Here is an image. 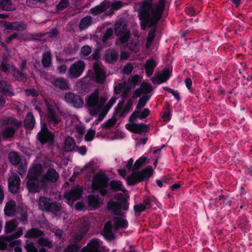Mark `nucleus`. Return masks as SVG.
<instances>
[{
    "instance_id": "f257e3e1",
    "label": "nucleus",
    "mask_w": 252,
    "mask_h": 252,
    "mask_svg": "<svg viewBox=\"0 0 252 252\" xmlns=\"http://www.w3.org/2000/svg\"><path fill=\"white\" fill-rule=\"evenodd\" d=\"M166 0H159L153 5L152 0H144L141 2L139 18L148 27L157 26L165 9Z\"/></svg>"
},
{
    "instance_id": "f03ea898",
    "label": "nucleus",
    "mask_w": 252,
    "mask_h": 252,
    "mask_svg": "<svg viewBox=\"0 0 252 252\" xmlns=\"http://www.w3.org/2000/svg\"><path fill=\"white\" fill-rule=\"evenodd\" d=\"M117 98L112 97L106 103L107 98L104 95L99 96V90L96 89L86 99V105L89 110H109L116 103Z\"/></svg>"
},
{
    "instance_id": "7ed1b4c3",
    "label": "nucleus",
    "mask_w": 252,
    "mask_h": 252,
    "mask_svg": "<svg viewBox=\"0 0 252 252\" xmlns=\"http://www.w3.org/2000/svg\"><path fill=\"white\" fill-rule=\"evenodd\" d=\"M150 114V111H133L129 118V122L131 124L128 126L126 125V128L130 131L135 134H142L147 133L149 131V127L147 125L141 123L136 124L134 122L139 119L142 120L147 118Z\"/></svg>"
},
{
    "instance_id": "20e7f679",
    "label": "nucleus",
    "mask_w": 252,
    "mask_h": 252,
    "mask_svg": "<svg viewBox=\"0 0 252 252\" xmlns=\"http://www.w3.org/2000/svg\"><path fill=\"white\" fill-rule=\"evenodd\" d=\"M109 186V178L106 175L102 173H98L94 177L92 187L94 190L98 191L100 194L105 197L108 193L107 189Z\"/></svg>"
},
{
    "instance_id": "39448f33",
    "label": "nucleus",
    "mask_w": 252,
    "mask_h": 252,
    "mask_svg": "<svg viewBox=\"0 0 252 252\" xmlns=\"http://www.w3.org/2000/svg\"><path fill=\"white\" fill-rule=\"evenodd\" d=\"M153 172V168L151 166H148L141 171H133L131 175L127 178V184L129 185H135L145 179L149 178L152 175Z\"/></svg>"
},
{
    "instance_id": "423d86ee",
    "label": "nucleus",
    "mask_w": 252,
    "mask_h": 252,
    "mask_svg": "<svg viewBox=\"0 0 252 252\" xmlns=\"http://www.w3.org/2000/svg\"><path fill=\"white\" fill-rule=\"evenodd\" d=\"M38 204L39 208L42 211L56 213L61 209V205L59 203L52 201L51 199L45 196L39 198Z\"/></svg>"
},
{
    "instance_id": "0eeeda50",
    "label": "nucleus",
    "mask_w": 252,
    "mask_h": 252,
    "mask_svg": "<svg viewBox=\"0 0 252 252\" xmlns=\"http://www.w3.org/2000/svg\"><path fill=\"white\" fill-rule=\"evenodd\" d=\"M114 31L116 35L119 37L122 43H125L130 37V31L127 29V24L124 21H119L115 25Z\"/></svg>"
},
{
    "instance_id": "6e6552de",
    "label": "nucleus",
    "mask_w": 252,
    "mask_h": 252,
    "mask_svg": "<svg viewBox=\"0 0 252 252\" xmlns=\"http://www.w3.org/2000/svg\"><path fill=\"white\" fill-rule=\"evenodd\" d=\"M85 68V63L82 61H78L72 64L68 70L70 77L77 78L82 74Z\"/></svg>"
},
{
    "instance_id": "1a4fd4ad",
    "label": "nucleus",
    "mask_w": 252,
    "mask_h": 252,
    "mask_svg": "<svg viewBox=\"0 0 252 252\" xmlns=\"http://www.w3.org/2000/svg\"><path fill=\"white\" fill-rule=\"evenodd\" d=\"M59 178V174L53 168H49L40 179L43 185L56 182Z\"/></svg>"
},
{
    "instance_id": "9d476101",
    "label": "nucleus",
    "mask_w": 252,
    "mask_h": 252,
    "mask_svg": "<svg viewBox=\"0 0 252 252\" xmlns=\"http://www.w3.org/2000/svg\"><path fill=\"white\" fill-rule=\"evenodd\" d=\"M64 98L66 102L71 104L74 107L79 108L83 106L84 101L82 97L70 92L66 93Z\"/></svg>"
},
{
    "instance_id": "9b49d317",
    "label": "nucleus",
    "mask_w": 252,
    "mask_h": 252,
    "mask_svg": "<svg viewBox=\"0 0 252 252\" xmlns=\"http://www.w3.org/2000/svg\"><path fill=\"white\" fill-rule=\"evenodd\" d=\"M171 76V72L168 68H164L161 72L156 73L152 78V81L153 84H161L166 82Z\"/></svg>"
},
{
    "instance_id": "f8f14e48",
    "label": "nucleus",
    "mask_w": 252,
    "mask_h": 252,
    "mask_svg": "<svg viewBox=\"0 0 252 252\" xmlns=\"http://www.w3.org/2000/svg\"><path fill=\"white\" fill-rule=\"evenodd\" d=\"M102 244L99 239L94 238L82 249V252H102L99 249Z\"/></svg>"
},
{
    "instance_id": "ddd939ff",
    "label": "nucleus",
    "mask_w": 252,
    "mask_h": 252,
    "mask_svg": "<svg viewBox=\"0 0 252 252\" xmlns=\"http://www.w3.org/2000/svg\"><path fill=\"white\" fill-rule=\"evenodd\" d=\"M83 191L79 186L72 187L69 192L64 193V197L68 201H76L82 195Z\"/></svg>"
},
{
    "instance_id": "4468645a",
    "label": "nucleus",
    "mask_w": 252,
    "mask_h": 252,
    "mask_svg": "<svg viewBox=\"0 0 252 252\" xmlns=\"http://www.w3.org/2000/svg\"><path fill=\"white\" fill-rule=\"evenodd\" d=\"M36 137L37 140L42 145L47 143L49 146H52L54 143L55 135L52 132H42L40 135L38 133Z\"/></svg>"
},
{
    "instance_id": "2eb2a0df",
    "label": "nucleus",
    "mask_w": 252,
    "mask_h": 252,
    "mask_svg": "<svg viewBox=\"0 0 252 252\" xmlns=\"http://www.w3.org/2000/svg\"><path fill=\"white\" fill-rule=\"evenodd\" d=\"M110 2L105 0L99 4L96 5L90 10V12L94 16L101 14L106 11L110 6Z\"/></svg>"
},
{
    "instance_id": "dca6fc26",
    "label": "nucleus",
    "mask_w": 252,
    "mask_h": 252,
    "mask_svg": "<svg viewBox=\"0 0 252 252\" xmlns=\"http://www.w3.org/2000/svg\"><path fill=\"white\" fill-rule=\"evenodd\" d=\"M51 84L55 89L62 91L69 89V84L66 79L63 77H57L51 81Z\"/></svg>"
},
{
    "instance_id": "f3484780",
    "label": "nucleus",
    "mask_w": 252,
    "mask_h": 252,
    "mask_svg": "<svg viewBox=\"0 0 252 252\" xmlns=\"http://www.w3.org/2000/svg\"><path fill=\"white\" fill-rule=\"evenodd\" d=\"M85 235V233H81L75 235L74 238L75 243L69 245L63 252H78L80 247L77 243L83 240Z\"/></svg>"
},
{
    "instance_id": "a211bd4d",
    "label": "nucleus",
    "mask_w": 252,
    "mask_h": 252,
    "mask_svg": "<svg viewBox=\"0 0 252 252\" xmlns=\"http://www.w3.org/2000/svg\"><path fill=\"white\" fill-rule=\"evenodd\" d=\"M121 203L116 201H110L107 203V209L111 211L113 215L122 216L123 214L121 211Z\"/></svg>"
},
{
    "instance_id": "6ab92c4d",
    "label": "nucleus",
    "mask_w": 252,
    "mask_h": 252,
    "mask_svg": "<svg viewBox=\"0 0 252 252\" xmlns=\"http://www.w3.org/2000/svg\"><path fill=\"white\" fill-rule=\"evenodd\" d=\"M0 93L6 96H11L14 94L10 84L3 80L0 81Z\"/></svg>"
},
{
    "instance_id": "aec40b11",
    "label": "nucleus",
    "mask_w": 252,
    "mask_h": 252,
    "mask_svg": "<svg viewBox=\"0 0 252 252\" xmlns=\"http://www.w3.org/2000/svg\"><path fill=\"white\" fill-rule=\"evenodd\" d=\"M89 207L91 210H95L99 208L101 205V202L98 195L91 194L88 196L87 198Z\"/></svg>"
},
{
    "instance_id": "412c9836",
    "label": "nucleus",
    "mask_w": 252,
    "mask_h": 252,
    "mask_svg": "<svg viewBox=\"0 0 252 252\" xmlns=\"http://www.w3.org/2000/svg\"><path fill=\"white\" fill-rule=\"evenodd\" d=\"M42 168L40 164H37L32 168L28 172V179L39 180V177L42 172Z\"/></svg>"
},
{
    "instance_id": "4be33fe9",
    "label": "nucleus",
    "mask_w": 252,
    "mask_h": 252,
    "mask_svg": "<svg viewBox=\"0 0 252 252\" xmlns=\"http://www.w3.org/2000/svg\"><path fill=\"white\" fill-rule=\"evenodd\" d=\"M16 204L14 200H9L6 202L4 212L5 216L8 217H13L16 213Z\"/></svg>"
},
{
    "instance_id": "5701e85b",
    "label": "nucleus",
    "mask_w": 252,
    "mask_h": 252,
    "mask_svg": "<svg viewBox=\"0 0 252 252\" xmlns=\"http://www.w3.org/2000/svg\"><path fill=\"white\" fill-rule=\"evenodd\" d=\"M104 57L108 63H113L118 60L119 54L115 50L108 49L105 51Z\"/></svg>"
},
{
    "instance_id": "b1692460",
    "label": "nucleus",
    "mask_w": 252,
    "mask_h": 252,
    "mask_svg": "<svg viewBox=\"0 0 252 252\" xmlns=\"http://www.w3.org/2000/svg\"><path fill=\"white\" fill-rule=\"evenodd\" d=\"M158 63L153 58L147 60L145 64V69L147 77H149L153 74L154 69L156 67Z\"/></svg>"
},
{
    "instance_id": "393cba45",
    "label": "nucleus",
    "mask_w": 252,
    "mask_h": 252,
    "mask_svg": "<svg viewBox=\"0 0 252 252\" xmlns=\"http://www.w3.org/2000/svg\"><path fill=\"white\" fill-rule=\"evenodd\" d=\"M40 180L28 179L27 187L30 192L35 193L40 190Z\"/></svg>"
},
{
    "instance_id": "a878e982",
    "label": "nucleus",
    "mask_w": 252,
    "mask_h": 252,
    "mask_svg": "<svg viewBox=\"0 0 252 252\" xmlns=\"http://www.w3.org/2000/svg\"><path fill=\"white\" fill-rule=\"evenodd\" d=\"M114 37V31L111 28L106 29L103 36L101 41L104 46H109L111 45L110 41Z\"/></svg>"
},
{
    "instance_id": "bb28decb",
    "label": "nucleus",
    "mask_w": 252,
    "mask_h": 252,
    "mask_svg": "<svg viewBox=\"0 0 252 252\" xmlns=\"http://www.w3.org/2000/svg\"><path fill=\"white\" fill-rule=\"evenodd\" d=\"M3 125H11L13 127L18 129L21 126V123L18 120L13 117H4L1 119Z\"/></svg>"
},
{
    "instance_id": "cd10ccee",
    "label": "nucleus",
    "mask_w": 252,
    "mask_h": 252,
    "mask_svg": "<svg viewBox=\"0 0 252 252\" xmlns=\"http://www.w3.org/2000/svg\"><path fill=\"white\" fill-rule=\"evenodd\" d=\"M20 186V179L18 176L15 177L12 181H8V189L12 193L18 192Z\"/></svg>"
},
{
    "instance_id": "c85d7f7f",
    "label": "nucleus",
    "mask_w": 252,
    "mask_h": 252,
    "mask_svg": "<svg viewBox=\"0 0 252 252\" xmlns=\"http://www.w3.org/2000/svg\"><path fill=\"white\" fill-rule=\"evenodd\" d=\"M35 120L31 111L27 115L24 122V126L26 129H32L35 126Z\"/></svg>"
},
{
    "instance_id": "c756f323",
    "label": "nucleus",
    "mask_w": 252,
    "mask_h": 252,
    "mask_svg": "<svg viewBox=\"0 0 252 252\" xmlns=\"http://www.w3.org/2000/svg\"><path fill=\"white\" fill-rule=\"evenodd\" d=\"M45 235L44 232L37 228H32L28 230L25 234V237L30 239L37 238L43 236Z\"/></svg>"
},
{
    "instance_id": "7c9ffc66",
    "label": "nucleus",
    "mask_w": 252,
    "mask_h": 252,
    "mask_svg": "<svg viewBox=\"0 0 252 252\" xmlns=\"http://www.w3.org/2000/svg\"><path fill=\"white\" fill-rule=\"evenodd\" d=\"M52 55L50 51H45L42 54L41 63L44 68L49 67L52 64Z\"/></svg>"
},
{
    "instance_id": "2f4dec72",
    "label": "nucleus",
    "mask_w": 252,
    "mask_h": 252,
    "mask_svg": "<svg viewBox=\"0 0 252 252\" xmlns=\"http://www.w3.org/2000/svg\"><path fill=\"white\" fill-rule=\"evenodd\" d=\"M114 228L116 230L122 228H126L128 226V222L126 220L115 217L114 218Z\"/></svg>"
},
{
    "instance_id": "473e14b6",
    "label": "nucleus",
    "mask_w": 252,
    "mask_h": 252,
    "mask_svg": "<svg viewBox=\"0 0 252 252\" xmlns=\"http://www.w3.org/2000/svg\"><path fill=\"white\" fill-rule=\"evenodd\" d=\"M8 159L13 165H19L22 160L20 154L16 152H11L8 155Z\"/></svg>"
},
{
    "instance_id": "72a5a7b5",
    "label": "nucleus",
    "mask_w": 252,
    "mask_h": 252,
    "mask_svg": "<svg viewBox=\"0 0 252 252\" xmlns=\"http://www.w3.org/2000/svg\"><path fill=\"white\" fill-rule=\"evenodd\" d=\"M76 145L74 140L72 137L67 138L64 141V150L66 152L76 151Z\"/></svg>"
},
{
    "instance_id": "f704fd0d",
    "label": "nucleus",
    "mask_w": 252,
    "mask_h": 252,
    "mask_svg": "<svg viewBox=\"0 0 252 252\" xmlns=\"http://www.w3.org/2000/svg\"><path fill=\"white\" fill-rule=\"evenodd\" d=\"M11 70L13 76L15 79L19 81H23L26 80L25 74L18 70L14 65H11Z\"/></svg>"
},
{
    "instance_id": "c9c22d12",
    "label": "nucleus",
    "mask_w": 252,
    "mask_h": 252,
    "mask_svg": "<svg viewBox=\"0 0 252 252\" xmlns=\"http://www.w3.org/2000/svg\"><path fill=\"white\" fill-rule=\"evenodd\" d=\"M93 18L91 16H86L81 19L79 23V28L81 30H85L92 23Z\"/></svg>"
},
{
    "instance_id": "e433bc0d",
    "label": "nucleus",
    "mask_w": 252,
    "mask_h": 252,
    "mask_svg": "<svg viewBox=\"0 0 252 252\" xmlns=\"http://www.w3.org/2000/svg\"><path fill=\"white\" fill-rule=\"evenodd\" d=\"M110 189L113 191H124V186L122 182L117 180H112L109 183Z\"/></svg>"
},
{
    "instance_id": "4c0bfd02",
    "label": "nucleus",
    "mask_w": 252,
    "mask_h": 252,
    "mask_svg": "<svg viewBox=\"0 0 252 252\" xmlns=\"http://www.w3.org/2000/svg\"><path fill=\"white\" fill-rule=\"evenodd\" d=\"M0 6L2 10L5 11H12L15 9V6L12 4L11 0H1Z\"/></svg>"
},
{
    "instance_id": "58836bf2",
    "label": "nucleus",
    "mask_w": 252,
    "mask_h": 252,
    "mask_svg": "<svg viewBox=\"0 0 252 252\" xmlns=\"http://www.w3.org/2000/svg\"><path fill=\"white\" fill-rule=\"evenodd\" d=\"M17 130L13 126H7L2 131L1 134L4 138H10L14 136Z\"/></svg>"
},
{
    "instance_id": "ea45409f",
    "label": "nucleus",
    "mask_w": 252,
    "mask_h": 252,
    "mask_svg": "<svg viewBox=\"0 0 252 252\" xmlns=\"http://www.w3.org/2000/svg\"><path fill=\"white\" fill-rule=\"evenodd\" d=\"M120 111H114L113 117L109 119L106 123L103 124L102 126L108 129L113 126L117 122L116 116L119 114Z\"/></svg>"
},
{
    "instance_id": "a19ab883",
    "label": "nucleus",
    "mask_w": 252,
    "mask_h": 252,
    "mask_svg": "<svg viewBox=\"0 0 252 252\" xmlns=\"http://www.w3.org/2000/svg\"><path fill=\"white\" fill-rule=\"evenodd\" d=\"M17 227V223L14 220L7 221L5 222L4 231L6 234L12 232Z\"/></svg>"
},
{
    "instance_id": "79ce46f5",
    "label": "nucleus",
    "mask_w": 252,
    "mask_h": 252,
    "mask_svg": "<svg viewBox=\"0 0 252 252\" xmlns=\"http://www.w3.org/2000/svg\"><path fill=\"white\" fill-rule=\"evenodd\" d=\"M8 244L11 247H14L18 244V241H9L7 240V237H6L4 240H0V250H6Z\"/></svg>"
},
{
    "instance_id": "37998d69",
    "label": "nucleus",
    "mask_w": 252,
    "mask_h": 252,
    "mask_svg": "<svg viewBox=\"0 0 252 252\" xmlns=\"http://www.w3.org/2000/svg\"><path fill=\"white\" fill-rule=\"evenodd\" d=\"M46 116L50 123L57 124L60 121L56 113V111H47Z\"/></svg>"
},
{
    "instance_id": "c03bdc74",
    "label": "nucleus",
    "mask_w": 252,
    "mask_h": 252,
    "mask_svg": "<svg viewBox=\"0 0 252 252\" xmlns=\"http://www.w3.org/2000/svg\"><path fill=\"white\" fill-rule=\"evenodd\" d=\"M153 202H154L155 204L157 205L158 202L154 196H147L144 199L143 204L146 209H149L152 207Z\"/></svg>"
},
{
    "instance_id": "a18cd8bd",
    "label": "nucleus",
    "mask_w": 252,
    "mask_h": 252,
    "mask_svg": "<svg viewBox=\"0 0 252 252\" xmlns=\"http://www.w3.org/2000/svg\"><path fill=\"white\" fill-rule=\"evenodd\" d=\"M147 161V158L145 157H141L138 159L136 160L133 165V171H136V170H139L140 168L144 165Z\"/></svg>"
},
{
    "instance_id": "49530a36",
    "label": "nucleus",
    "mask_w": 252,
    "mask_h": 252,
    "mask_svg": "<svg viewBox=\"0 0 252 252\" xmlns=\"http://www.w3.org/2000/svg\"><path fill=\"white\" fill-rule=\"evenodd\" d=\"M140 89L143 94H149L153 91L152 86L145 82L141 83Z\"/></svg>"
},
{
    "instance_id": "de8ad7c7",
    "label": "nucleus",
    "mask_w": 252,
    "mask_h": 252,
    "mask_svg": "<svg viewBox=\"0 0 252 252\" xmlns=\"http://www.w3.org/2000/svg\"><path fill=\"white\" fill-rule=\"evenodd\" d=\"M150 99V96L147 95H143L142 97H140L139 99L137 106L136 109L140 110L142 108L144 107L147 102Z\"/></svg>"
},
{
    "instance_id": "09e8293b",
    "label": "nucleus",
    "mask_w": 252,
    "mask_h": 252,
    "mask_svg": "<svg viewBox=\"0 0 252 252\" xmlns=\"http://www.w3.org/2000/svg\"><path fill=\"white\" fill-rule=\"evenodd\" d=\"M22 234L23 229L21 228H19L15 233L7 236V240L9 241H16L15 239L20 237L21 236H22ZM18 241L19 242L20 240Z\"/></svg>"
},
{
    "instance_id": "8fccbe9b",
    "label": "nucleus",
    "mask_w": 252,
    "mask_h": 252,
    "mask_svg": "<svg viewBox=\"0 0 252 252\" xmlns=\"http://www.w3.org/2000/svg\"><path fill=\"white\" fill-rule=\"evenodd\" d=\"M152 27H153L148 32V37L147 38V43H152L156 36V32L157 30V26H153Z\"/></svg>"
},
{
    "instance_id": "3c124183",
    "label": "nucleus",
    "mask_w": 252,
    "mask_h": 252,
    "mask_svg": "<svg viewBox=\"0 0 252 252\" xmlns=\"http://www.w3.org/2000/svg\"><path fill=\"white\" fill-rule=\"evenodd\" d=\"M13 30L20 31H23L26 29V24L23 22H16L13 23Z\"/></svg>"
},
{
    "instance_id": "603ef678",
    "label": "nucleus",
    "mask_w": 252,
    "mask_h": 252,
    "mask_svg": "<svg viewBox=\"0 0 252 252\" xmlns=\"http://www.w3.org/2000/svg\"><path fill=\"white\" fill-rule=\"evenodd\" d=\"M68 5V0H61L56 5V10L58 11H61L66 8Z\"/></svg>"
},
{
    "instance_id": "864d4df0",
    "label": "nucleus",
    "mask_w": 252,
    "mask_h": 252,
    "mask_svg": "<svg viewBox=\"0 0 252 252\" xmlns=\"http://www.w3.org/2000/svg\"><path fill=\"white\" fill-rule=\"evenodd\" d=\"M138 42L131 41L127 44V48L132 52L136 53L138 51Z\"/></svg>"
},
{
    "instance_id": "5fc2aeb1",
    "label": "nucleus",
    "mask_w": 252,
    "mask_h": 252,
    "mask_svg": "<svg viewBox=\"0 0 252 252\" xmlns=\"http://www.w3.org/2000/svg\"><path fill=\"white\" fill-rule=\"evenodd\" d=\"M163 90L171 94L174 96L175 98L178 101H179L181 99L179 93L177 91H174L167 87H164Z\"/></svg>"
},
{
    "instance_id": "6e6d98bb",
    "label": "nucleus",
    "mask_w": 252,
    "mask_h": 252,
    "mask_svg": "<svg viewBox=\"0 0 252 252\" xmlns=\"http://www.w3.org/2000/svg\"><path fill=\"white\" fill-rule=\"evenodd\" d=\"M95 134V131L93 129H90L87 132L85 136V140L86 141H91L93 140Z\"/></svg>"
},
{
    "instance_id": "4d7b16f0",
    "label": "nucleus",
    "mask_w": 252,
    "mask_h": 252,
    "mask_svg": "<svg viewBox=\"0 0 252 252\" xmlns=\"http://www.w3.org/2000/svg\"><path fill=\"white\" fill-rule=\"evenodd\" d=\"M95 73L96 81L98 83H103L105 80V76L104 72H96Z\"/></svg>"
},
{
    "instance_id": "13d9d810",
    "label": "nucleus",
    "mask_w": 252,
    "mask_h": 252,
    "mask_svg": "<svg viewBox=\"0 0 252 252\" xmlns=\"http://www.w3.org/2000/svg\"><path fill=\"white\" fill-rule=\"evenodd\" d=\"M105 234L104 236L106 239L111 240L114 239V235L112 233V228L111 226L109 227H105Z\"/></svg>"
},
{
    "instance_id": "bf43d9fd",
    "label": "nucleus",
    "mask_w": 252,
    "mask_h": 252,
    "mask_svg": "<svg viewBox=\"0 0 252 252\" xmlns=\"http://www.w3.org/2000/svg\"><path fill=\"white\" fill-rule=\"evenodd\" d=\"M19 220L22 222L23 224L28 223V214L27 213L22 210L20 213Z\"/></svg>"
},
{
    "instance_id": "052dcab7",
    "label": "nucleus",
    "mask_w": 252,
    "mask_h": 252,
    "mask_svg": "<svg viewBox=\"0 0 252 252\" xmlns=\"http://www.w3.org/2000/svg\"><path fill=\"white\" fill-rule=\"evenodd\" d=\"M25 94L27 96H32L37 97L39 95L38 92L34 89H29L25 90Z\"/></svg>"
},
{
    "instance_id": "680f3d73",
    "label": "nucleus",
    "mask_w": 252,
    "mask_h": 252,
    "mask_svg": "<svg viewBox=\"0 0 252 252\" xmlns=\"http://www.w3.org/2000/svg\"><path fill=\"white\" fill-rule=\"evenodd\" d=\"M92 52V49L90 46L88 45L83 46L81 49V53L83 56H87Z\"/></svg>"
},
{
    "instance_id": "e2e57ef3",
    "label": "nucleus",
    "mask_w": 252,
    "mask_h": 252,
    "mask_svg": "<svg viewBox=\"0 0 252 252\" xmlns=\"http://www.w3.org/2000/svg\"><path fill=\"white\" fill-rule=\"evenodd\" d=\"M25 248L27 252H38V250L32 242L27 244Z\"/></svg>"
},
{
    "instance_id": "0e129e2a",
    "label": "nucleus",
    "mask_w": 252,
    "mask_h": 252,
    "mask_svg": "<svg viewBox=\"0 0 252 252\" xmlns=\"http://www.w3.org/2000/svg\"><path fill=\"white\" fill-rule=\"evenodd\" d=\"M40 130L38 132L39 135H40L42 132H51L47 127V125L46 122L41 121L40 122Z\"/></svg>"
},
{
    "instance_id": "69168bd1",
    "label": "nucleus",
    "mask_w": 252,
    "mask_h": 252,
    "mask_svg": "<svg viewBox=\"0 0 252 252\" xmlns=\"http://www.w3.org/2000/svg\"><path fill=\"white\" fill-rule=\"evenodd\" d=\"M133 69V67L132 65L130 63H128L124 66L123 72L126 75L130 74L132 72Z\"/></svg>"
},
{
    "instance_id": "338daca9",
    "label": "nucleus",
    "mask_w": 252,
    "mask_h": 252,
    "mask_svg": "<svg viewBox=\"0 0 252 252\" xmlns=\"http://www.w3.org/2000/svg\"><path fill=\"white\" fill-rule=\"evenodd\" d=\"M139 80V76L138 75H134L131 78L128 79L129 84L135 86L138 84Z\"/></svg>"
},
{
    "instance_id": "774afa93",
    "label": "nucleus",
    "mask_w": 252,
    "mask_h": 252,
    "mask_svg": "<svg viewBox=\"0 0 252 252\" xmlns=\"http://www.w3.org/2000/svg\"><path fill=\"white\" fill-rule=\"evenodd\" d=\"M38 243L41 246H47L49 248H50L52 246V243L45 238H40L39 239Z\"/></svg>"
}]
</instances>
